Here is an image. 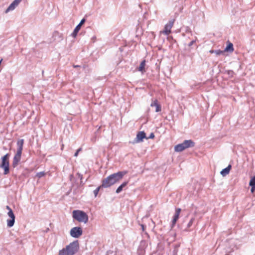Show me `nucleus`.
<instances>
[{"label":"nucleus","instance_id":"nucleus-1","mask_svg":"<svg viewBox=\"0 0 255 255\" xmlns=\"http://www.w3.org/2000/svg\"><path fill=\"white\" fill-rule=\"evenodd\" d=\"M126 173V171H120L109 175L103 180L102 187L106 188L114 185L121 180Z\"/></svg>","mask_w":255,"mask_h":255},{"label":"nucleus","instance_id":"nucleus-2","mask_svg":"<svg viewBox=\"0 0 255 255\" xmlns=\"http://www.w3.org/2000/svg\"><path fill=\"white\" fill-rule=\"evenodd\" d=\"M78 241H74L67 246L65 248L60 250L58 255H74L79 250Z\"/></svg>","mask_w":255,"mask_h":255},{"label":"nucleus","instance_id":"nucleus-3","mask_svg":"<svg viewBox=\"0 0 255 255\" xmlns=\"http://www.w3.org/2000/svg\"><path fill=\"white\" fill-rule=\"evenodd\" d=\"M72 217L79 222H82L85 224L88 222L89 219L88 216L85 212L78 210L73 211Z\"/></svg>","mask_w":255,"mask_h":255},{"label":"nucleus","instance_id":"nucleus-4","mask_svg":"<svg viewBox=\"0 0 255 255\" xmlns=\"http://www.w3.org/2000/svg\"><path fill=\"white\" fill-rule=\"evenodd\" d=\"M194 146V143L192 140H185L182 143L175 146L174 150L176 152H181L184 149Z\"/></svg>","mask_w":255,"mask_h":255},{"label":"nucleus","instance_id":"nucleus-5","mask_svg":"<svg viewBox=\"0 0 255 255\" xmlns=\"http://www.w3.org/2000/svg\"><path fill=\"white\" fill-rule=\"evenodd\" d=\"M9 154H6L1 157V163L0 167L4 169V174L6 175L9 172L8 158Z\"/></svg>","mask_w":255,"mask_h":255},{"label":"nucleus","instance_id":"nucleus-6","mask_svg":"<svg viewBox=\"0 0 255 255\" xmlns=\"http://www.w3.org/2000/svg\"><path fill=\"white\" fill-rule=\"evenodd\" d=\"M6 209L8 211L7 212V215L10 218L9 219L7 220V226L10 228L12 227L15 222V215L12 210V209L8 206H6Z\"/></svg>","mask_w":255,"mask_h":255},{"label":"nucleus","instance_id":"nucleus-7","mask_svg":"<svg viewBox=\"0 0 255 255\" xmlns=\"http://www.w3.org/2000/svg\"><path fill=\"white\" fill-rule=\"evenodd\" d=\"M82 229L79 227H73L70 231V236L75 238H78L82 235Z\"/></svg>","mask_w":255,"mask_h":255},{"label":"nucleus","instance_id":"nucleus-8","mask_svg":"<svg viewBox=\"0 0 255 255\" xmlns=\"http://www.w3.org/2000/svg\"><path fill=\"white\" fill-rule=\"evenodd\" d=\"M174 20H171L165 25L164 30L160 32L166 35H169L171 32V29L172 28Z\"/></svg>","mask_w":255,"mask_h":255},{"label":"nucleus","instance_id":"nucleus-9","mask_svg":"<svg viewBox=\"0 0 255 255\" xmlns=\"http://www.w3.org/2000/svg\"><path fill=\"white\" fill-rule=\"evenodd\" d=\"M145 138V133L144 131H140L138 132L135 138L134 139L133 143H139L143 141V139Z\"/></svg>","mask_w":255,"mask_h":255},{"label":"nucleus","instance_id":"nucleus-10","mask_svg":"<svg viewBox=\"0 0 255 255\" xmlns=\"http://www.w3.org/2000/svg\"><path fill=\"white\" fill-rule=\"evenodd\" d=\"M21 154L22 153H21L16 152L13 157L12 164V165L14 168L16 167L18 165L19 161H20Z\"/></svg>","mask_w":255,"mask_h":255},{"label":"nucleus","instance_id":"nucleus-11","mask_svg":"<svg viewBox=\"0 0 255 255\" xmlns=\"http://www.w3.org/2000/svg\"><path fill=\"white\" fill-rule=\"evenodd\" d=\"M180 212H181V209H180V208L176 209L175 213L173 216V220L172 221L171 228H173L175 226L177 221L179 219Z\"/></svg>","mask_w":255,"mask_h":255},{"label":"nucleus","instance_id":"nucleus-12","mask_svg":"<svg viewBox=\"0 0 255 255\" xmlns=\"http://www.w3.org/2000/svg\"><path fill=\"white\" fill-rule=\"evenodd\" d=\"M19 3L20 2L18 1V0H14L5 10V12L7 13L9 11L14 10L15 7L18 6Z\"/></svg>","mask_w":255,"mask_h":255},{"label":"nucleus","instance_id":"nucleus-13","mask_svg":"<svg viewBox=\"0 0 255 255\" xmlns=\"http://www.w3.org/2000/svg\"><path fill=\"white\" fill-rule=\"evenodd\" d=\"M24 143V139H19L17 141V151L16 152H19L22 153V151L23 149V145Z\"/></svg>","mask_w":255,"mask_h":255},{"label":"nucleus","instance_id":"nucleus-14","mask_svg":"<svg viewBox=\"0 0 255 255\" xmlns=\"http://www.w3.org/2000/svg\"><path fill=\"white\" fill-rule=\"evenodd\" d=\"M150 106L151 107H155L156 108V112H160L161 110V106L158 104V101L157 100H153L150 104Z\"/></svg>","mask_w":255,"mask_h":255},{"label":"nucleus","instance_id":"nucleus-15","mask_svg":"<svg viewBox=\"0 0 255 255\" xmlns=\"http://www.w3.org/2000/svg\"><path fill=\"white\" fill-rule=\"evenodd\" d=\"M232 166L231 165H229L226 168L223 169L220 173L223 176H225L227 174H228L230 172V171L231 169Z\"/></svg>","mask_w":255,"mask_h":255},{"label":"nucleus","instance_id":"nucleus-16","mask_svg":"<svg viewBox=\"0 0 255 255\" xmlns=\"http://www.w3.org/2000/svg\"><path fill=\"white\" fill-rule=\"evenodd\" d=\"M145 66V61L143 60L140 63L139 66L138 67V68H137L138 71H139L143 73L144 72H145V70H144Z\"/></svg>","mask_w":255,"mask_h":255},{"label":"nucleus","instance_id":"nucleus-17","mask_svg":"<svg viewBox=\"0 0 255 255\" xmlns=\"http://www.w3.org/2000/svg\"><path fill=\"white\" fill-rule=\"evenodd\" d=\"M128 181H126V182H124V183H123L116 190V193H120V192H121L123 189V188L126 186H127V185L128 184Z\"/></svg>","mask_w":255,"mask_h":255},{"label":"nucleus","instance_id":"nucleus-18","mask_svg":"<svg viewBox=\"0 0 255 255\" xmlns=\"http://www.w3.org/2000/svg\"><path fill=\"white\" fill-rule=\"evenodd\" d=\"M225 51L232 52L234 50L233 45L232 43H229V44L226 47Z\"/></svg>","mask_w":255,"mask_h":255},{"label":"nucleus","instance_id":"nucleus-19","mask_svg":"<svg viewBox=\"0 0 255 255\" xmlns=\"http://www.w3.org/2000/svg\"><path fill=\"white\" fill-rule=\"evenodd\" d=\"M249 185L251 187V192L252 193H254V192L255 191V185L254 184V183L250 181L249 183Z\"/></svg>","mask_w":255,"mask_h":255},{"label":"nucleus","instance_id":"nucleus-20","mask_svg":"<svg viewBox=\"0 0 255 255\" xmlns=\"http://www.w3.org/2000/svg\"><path fill=\"white\" fill-rule=\"evenodd\" d=\"M85 21H86L85 19V18H83L81 20L80 22L76 26V27L77 28V29H80L82 25L85 23Z\"/></svg>","mask_w":255,"mask_h":255},{"label":"nucleus","instance_id":"nucleus-21","mask_svg":"<svg viewBox=\"0 0 255 255\" xmlns=\"http://www.w3.org/2000/svg\"><path fill=\"white\" fill-rule=\"evenodd\" d=\"M45 175V172L42 171V172H39L37 173L36 176L38 178H41L42 177L44 176Z\"/></svg>","mask_w":255,"mask_h":255},{"label":"nucleus","instance_id":"nucleus-22","mask_svg":"<svg viewBox=\"0 0 255 255\" xmlns=\"http://www.w3.org/2000/svg\"><path fill=\"white\" fill-rule=\"evenodd\" d=\"M102 187V185L99 186V187L97 188L95 190H94V194L95 195V197H96L99 192L100 189Z\"/></svg>","mask_w":255,"mask_h":255},{"label":"nucleus","instance_id":"nucleus-23","mask_svg":"<svg viewBox=\"0 0 255 255\" xmlns=\"http://www.w3.org/2000/svg\"><path fill=\"white\" fill-rule=\"evenodd\" d=\"M211 53H215L216 54V55H221L223 53V51H221V50H215V51H210Z\"/></svg>","mask_w":255,"mask_h":255},{"label":"nucleus","instance_id":"nucleus-24","mask_svg":"<svg viewBox=\"0 0 255 255\" xmlns=\"http://www.w3.org/2000/svg\"><path fill=\"white\" fill-rule=\"evenodd\" d=\"M194 221V218H192L190 220V221H189V222L187 224V228H190L192 226Z\"/></svg>","mask_w":255,"mask_h":255},{"label":"nucleus","instance_id":"nucleus-25","mask_svg":"<svg viewBox=\"0 0 255 255\" xmlns=\"http://www.w3.org/2000/svg\"><path fill=\"white\" fill-rule=\"evenodd\" d=\"M177 252H178V247H175L174 250H173V255H177Z\"/></svg>","mask_w":255,"mask_h":255},{"label":"nucleus","instance_id":"nucleus-26","mask_svg":"<svg viewBox=\"0 0 255 255\" xmlns=\"http://www.w3.org/2000/svg\"><path fill=\"white\" fill-rule=\"evenodd\" d=\"M234 72L232 70H229L228 71V74L230 76V77H233V75H234Z\"/></svg>","mask_w":255,"mask_h":255},{"label":"nucleus","instance_id":"nucleus-27","mask_svg":"<svg viewBox=\"0 0 255 255\" xmlns=\"http://www.w3.org/2000/svg\"><path fill=\"white\" fill-rule=\"evenodd\" d=\"M81 150V148H79L74 154V156L77 157L78 155L79 152Z\"/></svg>","mask_w":255,"mask_h":255},{"label":"nucleus","instance_id":"nucleus-28","mask_svg":"<svg viewBox=\"0 0 255 255\" xmlns=\"http://www.w3.org/2000/svg\"><path fill=\"white\" fill-rule=\"evenodd\" d=\"M250 181L254 183V184L255 185V175L251 178Z\"/></svg>","mask_w":255,"mask_h":255},{"label":"nucleus","instance_id":"nucleus-29","mask_svg":"<svg viewBox=\"0 0 255 255\" xmlns=\"http://www.w3.org/2000/svg\"><path fill=\"white\" fill-rule=\"evenodd\" d=\"M195 42V40H192L189 43V46H192L194 43Z\"/></svg>","mask_w":255,"mask_h":255},{"label":"nucleus","instance_id":"nucleus-30","mask_svg":"<svg viewBox=\"0 0 255 255\" xmlns=\"http://www.w3.org/2000/svg\"><path fill=\"white\" fill-rule=\"evenodd\" d=\"M154 137V134L153 133H151L150 135H149V138H153V137Z\"/></svg>","mask_w":255,"mask_h":255},{"label":"nucleus","instance_id":"nucleus-31","mask_svg":"<svg viewBox=\"0 0 255 255\" xmlns=\"http://www.w3.org/2000/svg\"><path fill=\"white\" fill-rule=\"evenodd\" d=\"M77 34V32H75L74 31L72 33V36L74 37H75L76 36Z\"/></svg>","mask_w":255,"mask_h":255},{"label":"nucleus","instance_id":"nucleus-32","mask_svg":"<svg viewBox=\"0 0 255 255\" xmlns=\"http://www.w3.org/2000/svg\"><path fill=\"white\" fill-rule=\"evenodd\" d=\"M79 29H77V28L75 27L74 30V31L75 32H77L78 33V31H79Z\"/></svg>","mask_w":255,"mask_h":255},{"label":"nucleus","instance_id":"nucleus-33","mask_svg":"<svg viewBox=\"0 0 255 255\" xmlns=\"http://www.w3.org/2000/svg\"><path fill=\"white\" fill-rule=\"evenodd\" d=\"M142 230H144V226L143 225H141Z\"/></svg>","mask_w":255,"mask_h":255},{"label":"nucleus","instance_id":"nucleus-34","mask_svg":"<svg viewBox=\"0 0 255 255\" xmlns=\"http://www.w3.org/2000/svg\"><path fill=\"white\" fill-rule=\"evenodd\" d=\"M18 1L20 2L22 1V0H18Z\"/></svg>","mask_w":255,"mask_h":255}]
</instances>
